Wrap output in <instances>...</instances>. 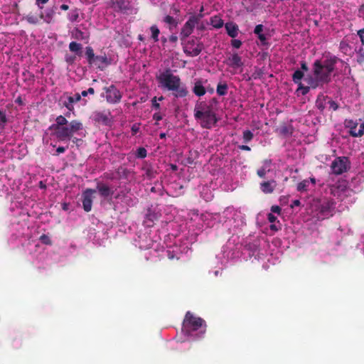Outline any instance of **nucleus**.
I'll use <instances>...</instances> for the list:
<instances>
[{
  "label": "nucleus",
  "mask_w": 364,
  "mask_h": 364,
  "mask_svg": "<svg viewBox=\"0 0 364 364\" xmlns=\"http://www.w3.org/2000/svg\"><path fill=\"white\" fill-rule=\"evenodd\" d=\"M218 100L215 97L211 98L208 102H197L194 108V117L200 120V126L205 129H211L218 122L216 117Z\"/></svg>",
  "instance_id": "1"
},
{
  "label": "nucleus",
  "mask_w": 364,
  "mask_h": 364,
  "mask_svg": "<svg viewBox=\"0 0 364 364\" xmlns=\"http://www.w3.org/2000/svg\"><path fill=\"white\" fill-rule=\"evenodd\" d=\"M339 58L335 55L326 58L323 61L316 60L313 64V73L316 80L309 82L312 88H316L318 83H328L331 80V75L335 70L336 64Z\"/></svg>",
  "instance_id": "2"
},
{
  "label": "nucleus",
  "mask_w": 364,
  "mask_h": 364,
  "mask_svg": "<svg viewBox=\"0 0 364 364\" xmlns=\"http://www.w3.org/2000/svg\"><path fill=\"white\" fill-rule=\"evenodd\" d=\"M157 80L161 88L171 91L176 98L186 97L188 95L186 85L182 82L178 75H173L170 70L161 73Z\"/></svg>",
  "instance_id": "3"
},
{
  "label": "nucleus",
  "mask_w": 364,
  "mask_h": 364,
  "mask_svg": "<svg viewBox=\"0 0 364 364\" xmlns=\"http://www.w3.org/2000/svg\"><path fill=\"white\" fill-rule=\"evenodd\" d=\"M85 55L90 66L95 67L102 71L112 63L111 58H108L105 53L96 55L91 46H87L85 48Z\"/></svg>",
  "instance_id": "4"
},
{
  "label": "nucleus",
  "mask_w": 364,
  "mask_h": 364,
  "mask_svg": "<svg viewBox=\"0 0 364 364\" xmlns=\"http://www.w3.org/2000/svg\"><path fill=\"white\" fill-rule=\"evenodd\" d=\"M331 168L333 174L341 175L350 168V162L346 156H338L332 161Z\"/></svg>",
  "instance_id": "5"
},
{
  "label": "nucleus",
  "mask_w": 364,
  "mask_h": 364,
  "mask_svg": "<svg viewBox=\"0 0 364 364\" xmlns=\"http://www.w3.org/2000/svg\"><path fill=\"white\" fill-rule=\"evenodd\" d=\"M183 326L186 328L191 331H197L200 328L204 327L203 333H205L206 327L205 321L203 318L194 316L190 311L186 314Z\"/></svg>",
  "instance_id": "6"
},
{
  "label": "nucleus",
  "mask_w": 364,
  "mask_h": 364,
  "mask_svg": "<svg viewBox=\"0 0 364 364\" xmlns=\"http://www.w3.org/2000/svg\"><path fill=\"white\" fill-rule=\"evenodd\" d=\"M327 106H328V109L332 111H336L339 107L338 103L331 97L322 93L319 94L316 100V107L321 112H323Z\"/></svg>",
  "instance_id": "7"
},
{
  "label": "nucleus",
  "mask_w": 364,
  "mask_h": 364,
  "mask_svg": "<svg viewBox=\"0 0 364 364\" xmlns=\"http://www.w3.org/2000/svg\"><path fill=\"white\" fill-rule=\"evenodd\" d=\"M203 49V43L195 39L188 41L183 47V52L186 55L191 57L198 56Z\"/></svg>",
  "instance_id": "8"
},
{
  "label": "nucleus",
  "mask_w": 364,
  "mask_h": 364,
  "mask_svg": "<svg viewBox=\"0 0 364 364\" xmlns=\"http://www.w3.org/2000/svg\"><path fill=\"white\" fill-rule=\"evenodd\" d=\"M103 90L105 91V98L108 103L117 104L120 102L122 99V94L114 85H111L109 87H105Z\"/></svg>",
  "instance_id": "9"
},
{
  "label": "nucleus",
  "mask_w": 364,
  "mask_h": 364,
  "mask_svg": "<svg viewBox=\"0 0 364 364\" xmlns=\"http://www.w3.org/2000/svg\"><path fill=\"white\" fill-rule=\"evenodd\" d=\"M108 5L117 13L126 14L132 9L131 1L129 0H109Z\"/></svg>",
  "instance_id": "10"
},
{
  "label": "nucleus",
  "mask_w": 364,
  "mask_h": 364,
  "mask_svg": "<svg viewBox=\"0 0 364 364\" xmlns=\"http://www.w3.org/2000/svg\"><path fill=\"white\" fill-rule=\"evenodd\" d=\"M96 192L92 188H87L82 193V207L85 212H90L92 205V195Z\"/></svg>",
  "instance_id": "11"
},
{
  "label": "nucleus",
  "mask_w": 364,
  "mask_h": 364,
  "mask_svg": "<svg viewBox=\"0 0 364 364\" xmlns=\"http://www.w3.org/2000/svg\"><path fill=\"white\" fill-rule=\"evenodd\" d=\"M109 112H95L92 114V119L95 123L102 125H109L110 123L109 117Z\"/></svg>",
  "instance_id": "12"
},
{
  "label": "nucleus",
  "mask_w": 364,
  "mask_h": 364,
  "mask_svg": "<svg viewBox=\"0 0 364 364\" xmlns=\"http://www.w3.org/2000/svg\"><path fill=\"white\" fill-rule=\"evenodd\" d=\"M56 8L55 6L46 9L44 12L41 11L40 14V18L47 23H50L53 17L55 14Z\"/></svg>",
  "instance_id": "13"
},
{
  "label": "nucleus",
  "mask_w": 364,
  "mask_h": 364,
  "mask_svg": "<svg viewBox=\"0 0 364 364\" xmlns=\"http://www.w3.org/2000/svg\"><path fill=\"white\" fill-rule=\"evenodd\" d=\"M277 186V182L274 180L263 181L260 183V190L265 194L272 193Z\"/></svg>",
  "instance_id": "14"
},
{
  "label": "nucleus",
  "mask_w": 364,
  "mask_h": 364,
  "mask_svg": "<svg viewBox=\"0 0 364 364\" xmlns=\"http://www.w3.org/2000/svg\"><path fill=\"white\" fill-rule=\"evenodd\" d=\"M55 134L60 141H65L67 139H70L73 137L67 126L62 127L55 130Z\"/></svg>",
  "instance_id": "15"
},
{
  "label": "nucleus",
  "mask_w": 364,
  "mask_h": 364,
  "mask_svg": "<svg viewBox=\"0 0 364 364\" xmlns=\"http://www.w3.org/2000/svg\"><path fill=\"white\" fill-rule=\"evenodd\" d=\"M97 189L100 195L103 198H107L114 193V191L107 185L101 182L97 183Z\"/></svg>",
  "instance_id": "16"
},
{
  "label": "nucleus",
  "mask_w": 364,
  "mask_h": 364,
  "mask_svg": "<svg viewBox=\"0 0 364 364\" xmlns=\"http://www.w3.org/2000/svg\"><path fill=\"white\" fill-rule=\"evenodd\" d=\"M227 33L231 38H235L238 35V26L233 22L226 23L225 25Z\"/></svg>",
  "instance_id": "17"
},
{
  "label": "nucleus",
  "mask_w": 364,
  "mask_h": 364,
  "mask_svg": "<svg viewBox=\"0 0 364 364\" xmlns=\"http://www.w3.org/2000/svg\"><path fill=\"white\" fill-rule=\"evenodd\" d=\"M72 37L78 41H88L90 35L86 33L77 28H75L72 32Z\"/></svg>",
  "instance_id": "18"
},
{
  "label": "nucleus",
  "mask_w": 364,
  "mask_h": 364,
  "mask_svg": "<svg viewBox=\"0 0 364 364\" xmlns=\"http://www.w3.org/2000/svg\"><path fill=\"white\" fill-rule=\"evenodd\" d=\"M193 92L198 97L203 96L205 94L206 90L200 80H198L195 82L193 87Z\"/></svg>",
  "instance_id": "19"
},
{
  "label": "nucleus",
  "mask_w": 364,
  "mask_h": 364,
  "mask_svg": "<svg viewBox=\"0 0 364 364\" xmlns=\"http://www.w3.org/2000/svg\"><path fill=\"white\" fill-rule=\"evenodd\" d=\"M67 127L72 136L75 133L83 129L82 124L77 120H72Z\"/></svg>",
  "instance_id": "20"
},
{
  "label": "nucleus",
  "mask_w": 364,
  "mask_h": 364,
  "mask_svg": "<svg viewBox=\"0 0 364 364\" xmlns=\"http://www.w3.org/2000/svg\"><path fill=\"white\" fill-rule=\"evenodd\" d=\"M55 122H56L55 124H53L50 126V127H49L50 130L55 131L62 127H65L64 125H68V120L63 115H60V116L57 117L55 119Z\"/></svg>",
  "instance_id": "21"
},
{
  "label": "nucleus",
  "mask_w": 364,
  "mask_h": 364,
  "mask_svg": "<svg viewBox=\"0 0 364 364\" xmlns=\"http://www.w3.org/2000/svg\"><path fill=\"white\" fill-rule=\"evenodd\" d=\"M229 65L232 68H239L242 66L241 57L237 53H234L231 57L228 58Z\"/></svg>",
  "instance_id": "22"
},
{
  "label": "nucleus",
  "mask_w": 364,
  "mask_h": 364,
  "mask_svg": "<svg viewBox=\"0 0 364 364\" xmlns=\"http://www.w3.org/2000/svg\"><path fill=\"white\" fill-rule=\"evenodd\" d=\"M203 15H193L189 17L188 20L185 23L184 25L193 31L195 26L199 23L200 18H203Z\"/></svg>",
  "instance_id": "23"
},
{
  "label": "nucleus",
  "mask_w": 364,
  "mask_h": 364,
  "mask_svg": "<svg viewBox=\"0 0 364 364\" xmlns=\"http://www.w3.org/2000/svg\"><path fill=\"white\" fill-rule=\"evenodd\" d=\"M81 100V95L79 93L75 94L74 96H70L68 98V102H65V106L69 109H73V104L79 102Z\"/></svg>",
  "instance_id": "24"
},
{
  "label": "nucleus",
  "mask_w": 364,
  "mask_h": 364,
  "mask_svg": "<svg viewBox=\"0 0 364 364\" xmlns=\"http://www.w3.org/2000/svg\"><path fill=\"white\" fill-rule=\"evenodd\" d=\"M163 22L169 26V29L171 27H177L179 23V20L176 18H174L170 15H166L164 16L163 19Z\"/></svg>",
  "instance_id": "25"
},
{
  "label": "nucleus",
  "mask_w": 364,
  "mask_h": 364,
  "mask_svg": "<svg viewBox=\"0 0 364 364\" xmlns=\"http://www.w3.org/2000/svg\"><path fill=\"white\" fill-rule=\"evenodd\" d=\"M23 19H25L30 24L36 25L39 23L41 18H40V15L38 16L31 12L25 17H23Z\"/></svg>",
  "instance_id": "26"
},
{
  "label": "nucleus",
  "mask_w": 364,
  "mask_h": 364,
  "mask_svg": "<svg viewBox=\"0 0 364 364\" xmlns=\"http://www.w3.org/2000/svg\"><path fill=\"white\" fill-rule=\"evenodd\" d=\"M358 122L353 119H346L344 125L346 128L349 129V134L352 136V132H357L356 128L358 127Z\"/></svg>",
  "instance_id": "27"
},
{
  "label": "nucleus",
  "mask_w": 364,
  "mask_h": 364,
  "mask_svg": "<svg viewBox=\"0 0 364 364\" xmlns=\"http://www.w3.org/2000/svg\"><path fill=\"white\" fill-rule=\"evenodd\" d=\"M211 25L215 28H220L223 26V20L218 16H215L210 19Z\"/></svg>",
  "instance_id": "28"
},
{
  "label": "nucleus",
  "mask_w": 364,
  "mask_h": 364,
  "mask_svg": "<svg viewBox=\"0 0 364 364\" xmlns=\"http://www.w3.org/2000/svg\"><path fill=\"white\" fill-rule=\"evenodd\" d=\"M304 73L302 70H296L292 75V80L295 84H300Z\"/></svg>",
  "instance_id": "29"
},
{
  "label": "nucleus",
  "mask_w": 364,
  "mask_h": 364,
  "mask_svg": "<svg viewBox=\"0 0 364 364\" xmlns=\"http://www.w3.org/2000/svg\"><path fill=\"white\" fill-rule=\"evenodd\" d=\"M228 85L226 83H218L216 88V92L218 95L224 96L228 93Z\"/></svg>",
  "instance_id": "30"
},
{
  "label": "nucleus",
  "mask_w": 364,
  "mask_h": 364,
  "mask_svg": "<svg viewBox=\"0 0 364 364\" xmlns=\"http://www.w3.org/2000/svg\"><path fill=\"white\" fill-rule=\"evenodd\" d=\"M82 46L80 43H77L75 41H72L69 44V49L71 52L76 53L77 55L81 53V49Z\"/></svg>",
  "instance_id": "31"
},
{
  "label": "nucleus",
  "mask_w": 364,
  "mask_h": 364,
  "mask_svg": "<svg viewBox=\"0 0 364 364\" xmlns=\"http://www.w3.org/2000/svg\"><path fill=\"white\" fill-rule=\"evenodd\" d=\"M193 30L188 27H186L185 25L182 27L180 33V38L181 41H184L186 38H188L192 33Z\"/></svg>",
  "instance_id": "32"
},
{
  "label": "nucleus",
  "mask_w": 364,
  "mask_h": 364,
  "mask_svg": "<svg viewBox=\"0 0 364 364\" xmlns=\"http://www.w3.org/2000/svg\"><path fill=\"white\" fill-rule=\"evenodd\" d=\"M150 31L151 33V38H153L154 42L159 41V36L160 33V31L156 25H153L150 27Z\"/></svg>",
  "instance_id": "33"
},
{
  "label": "nucleus",
  "mask_w": 364,
  "mask_h": 364,
  "mask_svg": "<svg viewBox=\"0 0 364 364\" xmlns=\"http://www.w3.org/2000/svg\"><path fill=\"white\" fill-rule=\"evenodd\" d=\"M253 137L254 134L250 130H245L242 133V139L244 143L245 144L249 143L250 141H252Z\"/></svg>",
  "instance_id": "34"
},
{
  "label": "nucleus",
  "mask_w": 364,
  "mask_h": 364,
  "mask_svg": "<svg viewBox=\"0 0 364 364\" xmlns=\"http://www.w3.org/2000/svg\"><path fill=\"white\" fill-rule=\"evenodd\" d=\"M309 186L308 180H303L297 184L296 190L299 192H305L307 191V188Z\"/></svg>",
  "instance_id": "35"
},
{
  "label": "nucleus",
  "mask_w": 364,
  "mask_h": 364,
  "mask_svg": "<svg viewBox=\"0 0 364 364\" xmlns=\"http://www.w3.org/2000/svg\"><path fill=\"white\" fill-rule=\"evenodd\" d=\"M147 156V151L144 147H139L136 152V157L139 159H144Z\"/></svg>",
  "instance_id": "36"
},
{
  "label": "nucleus",
  "mask_w": 364,
  "mask_h": 364,
  "mask_svg": "<svg viewBox=\"0 0 364 364\" xmlns=\"http://www.w3.org/2000/svg\"><path fill=\"white\" fill-rule=\"evenodd\" d=\"M68 18L71 22L78 21V18H79L78 9H75L70 14H69Z\"/></svg>",
  "instance_id": "37"
},
{
  "label": "nucleus",
  "mask_w": 364,
  "mask_h": 364,
  "mask_svg": "<svg viewBox=\"0 0 364 364\" xmlns=\"http://www.w3.org/2000/svg\"><path fill=\"white\" fill-rule=\"evenodd\" d=\"M298 85V88L296 90L297 92L301 93L302 95H306L310 90V87L308 86H304V85L301 82Z\"/></svg>",
  "instance_id": "38"
},
{
  "label": "nucleus",
  "mask_w": 364,
  "mask_h": 364,
  "mask_svg": "<svg viewBox=\"0 0 364 364\" xmlns=\"http://www.w3.org/2000/svg\"><path fill=\"white\" fill-rule=\"evenodd\" d=\"M145 171V175L149 179H151L155 177L156 171L151 167H146L144 168Z\"/></svg>",
  "instance_id": "39"
},
{
  "label": "nucleus",
  "mask_w": 364,
  "mask_h": 364,
  "mask_svg": "<svg viewBox=\"0 0 364 364\" xmlns=\"http://www.w3.org/2000/svg\"><path fill=\"white\" fill-rule=\"evenodd\" d=\"M331 208V204L329 202H326V203L321 205L320 211L321 213L326 214L330 211Z\"/></svg>",
  "instance_id": "40"
},
{
  "label": "nucleus",
  "mask_w": 364,
  "mask_h": 364,
  "mask_svg": "<svg viewBox=\"0 0 364 364\" xmlns=\"http://www.w3.org/2000/svg\"><path fill=\"white\" fill-rule=\"evenodd\" d=\"M357 62L359 64L364 63V49L363 48L357 51Z\"/></svg>",
  "instance_id": "41"
},
{
  "label": "nucleus",
  "mask_w": 364,
  "mask_h": 364,
  "mask_svg": "<svg viewBox=\"0 0 364 364\" xmlns=\"http://www.w3.org/2000/svg\"><path fill=\"white\" fill-rule=\"evenodd\" d=\"M364 134V123H362L359 126V129L357 132H352L353 137H360Z\"/></svg>",
  "instance_id": "42"
},
{
  "label": "nucleus",
  "mask_w": 364,
  "mask_h": 364,
  "mask_svg": "<svg viewBox=\"0 0 364 364\" xmlns=\"http://www.w3.org/2000/svg\"><path fill=\"white\" fill-rule=\"evenodd\" d=\"M7 122L6 114L0 109V128H4Z\"/></svg>",
  "instance_id": "43"
},
{
  "label": "nucleus",
  "mask_w": 364,
  "mask_h": 364,
  "mask_svg": "<svg viewBox=\"0 0 364 364\" xmlns=\"http://www.w3.org/2000/svg\"><path fill=\"white\" fill-rule=\"evenodd\" d=\"M39 240H41V242L43 244H45V245H50L52 244V241H51L50 238L48 235H45V234L42 235L40 237V239H39Z\"/></svg>",
  "instance_id": "44"
},
{
  "label": "nucleus",
  "mask_w": 364,
  "mask_h": 364,
  "mask_svg": "<svg viewBox=\"0 0 364 364\" xmlns=\"http://www.w3.org/2000/svg\"><path fill=\"white\" fill-rule=\"evenodd\" d=\"M267 173L266 168L261 167L257 171V174L259 178H264L265 177V175Z\"/></svg>",
  "instance_id": "45"
},
{
  "label": "nucleus",
  "mask_w": 364,
  "mask_h": 364,
  "mask_svg": "<svg viewBox=\"0 0 364 364\" xmlns=\"http://www.w3.org/2000/svg\"><path fill=\"white\" fill-rule=\"evenodd\" d=\"M171 12L173 15H179L181 10L180 8L176 4H172L171 6Z\"/></svg>",
  "instance_id": "46"
},
{
  "label": "nucleus",
  "mask_w": 364,
  "mask_h": 364,
  "mask_svg": "<svg viewBox=\"0 0 364 364\" xmlns=\"http://www.w3.org/2000/svg\"><path fill=\"white\" fill-rule=\"evenodd\" d=\"M263 28L264 26L262 24L257 25L254 29V33L256 34L257 36L262 34Z\"/></svg>",
  "instance_id": "47"
},
{
  "label": "nucleus",
  "mask_w": 364,
  "mask_h": 364,
  "mask_svg": "<svg viewBox=\"0 0 364 364\" xmlns=\"http://www.w3.org/2000/svg\"><path fill=\"white\" fill-rule=\"evenodd\" d=\"M231 45L235 48H240L242 46V41L238 39H233L231 41Z\"/></svg>",
  "instance_id": "48"
},
{
  "label": "nucleus",
  "mask_w": 364,
  "mask_h": 364,
  "mask_svg": "<svg viewBox=\"0 0 364 364\" xmlns=\"http://www.w3.org/2000/svg\"><path fill=\"white\" fill-rule=\"evenodd\" d=\"M88 94H90V95H93V94H95V90H94V88H92V87H90V88H88V90H83V91L81 92L80 95H81V96H83V97H86Z\"/></svg>",
  "instance_id": "49"
},
{
  "label": "nucleus",
  "mask_w": 364,
  "mask_h": 364,
  "mask_svg": "<svg viewBox=\"0 0 364 364\" xmlns=\"http://www.w3.org/2000/svg\"><path fill=\"white\" fill-rule=\"evenodd\" d=\"M151 105L152 107L155 109H160V104L157 102L156 97H154L151 100Z\"/></svg>",
  "instance_id": "50"
},
{
  "label": "nucleus",
  "mask_w": 364,
  "mask_h": 364,
  "mask_svg": "<svg viewBox=\"0 0 364 364\" xmlns=\"http://www.w3.org/2000/svg\"><path fill=\"white\" fill-rule=\"evenodd\" d=\"M132 135L136 134L139 131V124H134L131 128Z\"/></svg>",
  "instance_id": "51"
},
{
  "label": "nucleus",
  "mask_w": 364,
  "mask_h": 364,
  "mask_svg": "<svg viewBox=\"0 0 364 364\" xmlns=\"http://www.w3.org/2000/svg\"><path fill=\"white\" fill-rule=\"evenodd\" d=\"M358 35L363 45H364V28L360 29L358 31Z\"/></svg>",
  "instance_id": "52"
},
{
  "label": "nucleus",
  "mask_w": 364,
  "mask_h": 364,
  "mask_svg": "<svg viewBox=\"0 0 364 364\" xmlns=\"http://www.w3.org/2000/svg\"><path fill=\"white\" fill-rule=\"evenodd\" d=\"M271 210L274 213L280 214L282 210L281 208L278 205H272L271 208Z\"/></svg>",
  "instance_id": "53"
},
{
  "label": "nucleus",
  "mask_w": 364,
  "mask_h": 364,
  "mask_svg": "<svg viewBox=\"0 0 364 364\" xmlns=\"http://www.w3.org/2000/svg\"><path fill=\"white\" fill-rule=\"evenodd\" d=\"M267 219L271 223H273L277 220V217L272 213H269L267 215Z\"/></svg>",
  "instance_id": "54"
},
{
  "label": "nucleus",
  "mask_w": 364,
  "mask_h": 364,
  "mask_svg": "<svg viewBox=\"0 0 364 364\" xmlns=\"http://www.w3.org/2000/svg\"><path fill=\"white\" fill-rule=\"evenodd\" d=\"M153 119L156 122L161 121L163 119L162 115L159 112L154 113L153 115Z\"/></svg>",
  "instance_id": "55"
},
{
  "label": "nucleus",
  "mask_w": 364,
  "mask_h": 364,
  "mask_svg": "<svg viewBox=\"0 0 364 364\" xmlns=\"http://www.w3.org/2000/svg\"><path fill=\"white\" fill-rule=\"evenodd\" d=\"M257 37L262 44H266L267 38L264 34L262 33L258 35Z\"/></svg>",
  "instance_id": "56"
},
{
  "label": "nucleus",
  "mask_w": 364,
  "mask_h": 364,
  "mask_svg": "<svg viewBox=\"0 0 364 364\" xmlns=\"http://www.w3.org/2000/svg\"><path fill=\"white\" fill-rule=\"evenodd\" d=\"M49 0H36V4L38 5V6L39 7L40 9H43V6H41V4H46Z\"/></svg>",
  "instance_id": "57"
},
{
  "label": "nucleus",
  "mask_w": 364,
  "mask_h": 364,
  "mask_svg": "<svg viewBox=\"0 0 364 364\" xmlns=\"http://www.w3.org/2000/svg\"><path fill=\"white\" fill-rule=\"evenodd\" d=\"M301 68L302 70L304 71H308L309 70V67L306 64V63L305 61H301Z\"/></svg>",
  "instance_id": "58"
},
{
  "label": "nucleus",
  "mask_w": 364,
  "mask_h": 364,
  "mask_svg": "<svg viewBox=\"0 0 364 364\" xmlns=\"http://www.w3.org/2000/svg\"><path fill=\"white\" fill-rule=\"evenodd\" d=\"M168 39L172 43H176L178 41V37L176 35L170 36Z\"/></svg>",
  "instance_id": "59"
},
{
  "label": "nucleus",
  "mask_w": 364,
  "mask_h": 364,
  "mask_svg": "<svg viewBox=\"0 0 364 364\" xmlns=\"http://www.w3.org/2000/svg\"><path fill=\"white\" fill-rule=\"evenodd\" d=\"M238 148L240 149V150H242V151H249L251 150L250 147L247 145H240L238 146Z\"/></svg>",
  "instance_id": "60"
},
{
  "label": "nucleus",
  "mask_w": 364,
  "mask_h": 364,
  "mask_svg": "<svg viewBox=\"0 0 364 364\" xmlns=\"http://www.w3.org/2000/svg\"><path fill=\"white\" fill-rule=\"evenodd\" d=\"M75 57H71V56H70V57L67 56L65 58L66 62L69 64H73L75 61Z\"/></svg>",
  "instance_id": "61"
},
{
  "label": "nucleus",
  "mask_w": 364,
  "mask_h": 364,
  "mask_svg": "<svg viewBox=\"0 0 364 364\" xmlns=\"http://www.w3.org/2000/svg\"><path fill=\"white\" fill-rule=\"evenodd\" d=\"M66 149L63 146H58L56 149L57 154H63L65 151Z\"/></svg>",
  "instance_id": "62"
},
{
  "label": "nucleus",
  "mask_w": 364,
  "mask_h": 364,
  "mask_svg": "<svg viewBox=\"0 0 364 364\" xmlns=\"http://www.w3.org/2000/svg\"><path fill=\"white\" fill-rule=\"evenodd\" d=\"M301 205V202L299 200H294L291 204V208H293L295 206H299Z\"/></svg>",
  "instance_id": "63"
},
{
  "label": "nucleus",
  "mask_w": 364,
  "mask_h": 364,
  "mask_svg": "<svg viewBox=\"0 0 364 364\" xmlns=\"http://www.w3.org/2000/svg\"><path fill=\"white\" fill-rule=\"evenodd\" d=\"M128 172H129V171L125 168L120 167L119 168V173H122L124 175H126L127 173H128Z\"/></svg>",
  "instance_id": "64"
}]
</instances>
